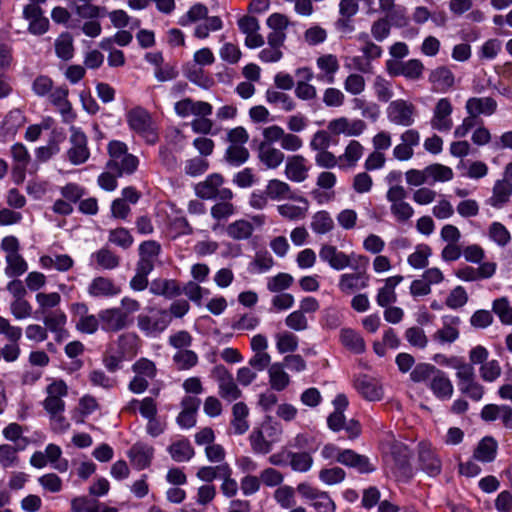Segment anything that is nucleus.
Returning a JSON list of instances; mask_svg holds the SVG:
<instances>
[{
    "label": "nucleus",
    "mask_w": 512,
    "mask_h": 512,
    "mask_svg": "<svg viewBox=\"0 0 512 512\" xmlns=\"http://www.w3.org/2000/svg\"><path fill=\"white\" fill-rule=\"evenodd\" d=\"M269 382L272 389L276 391L284 390L290 383L289 375L284 371L281 363L272 364L269 369Z\"/></svg>",
    "instance_id": "nucleus-48"
},
{
    "label": "nucleus",
    "mask_w": 512,
    "mask_h": 512,
    "mask_svg": "<svg viewBox=\"0 0 512 512\" xmlns=\"http://www.w3.org/2000/svg\"><path fill=\"white\" fill-rule=\"evenodd\" d=\"M297 491L309 502L315 512H335V502L327 492L321 491L308 483H300L297 486Z\"/></svg>",
    "instance_id": "nucleus-5"
},
{
    "label": "nucleus",
    "mask_w": 512,
    "mask_h": 512,
    "mask_svg": "<svg viewBox=\"0 0 512 512\" xmlns=\"http://www.w3.org/2000/svg\"><path fill=\"white\" fill-rule=\"evenodd\" d=\"M372 88L380 102H389L394 95L392 83L382 76L375 77Z\"/></svg>",
    "instance_id": "nucleus-62"
},
{
    "label": "nucleus",
    "mask_w": 512,
    "mask_h": 512,
    "mask_svg": "<svg viewBox=\"0 0 512 512\" xmlns=\"http://www.w3.org/2000/svg\"><path fill=\"white\" fill-rule=\"evenodd\" d=\"M200 400L196 397H184L181 405L182 411L177 417V423L182 428H191L196 424V412L198 410Z\"/></svg>",
    "instance_id": "nucleus-30"
},
{
    "label": "nucleus",
    "mask_w": 512,
    "mask_h": 512,
    "mask_svg": "<svg viewBox=\"0 0 512 512\" xmlns=\"http://www.w3.org/2000/svg\"><path fill=\"white\" fill-rule=\"evenodd\" d=\"M429 81L435 90L445 93L454 87L455 76L448 67L439 66L431 71Z\"/></svg>",
    "instance_id": "nucleus-28"
},
{
    "label": "nucleus",
    "mask_w": 512,
    "mask_h": 512,
    "mask_svg": "<svg viewBox=\"0 0 512 512\" xmlns=\"http://www.w3.org/2000/svg\"><path fill=\"white\" fill-rule=\"evenodd\" d=\"M497 442L492 437L483 438L474 451L473 457L481 462L488 463L495 459Z\"/></svg>",
    "instance_id": "nucleus-45"
},
{
    "label": "nucleus",
    "mask_w": 512,
    "mask_h": 512,
    "mask_svg": "<svg viewBox=\"0 0 512 512\" xmlns=\"http://www.w3.org/2000/svg\"><path fill=\"white\" fill-rule=\"evenodd\" d=\"M70 132V148L67 151V158L73 165L83 164L90 156L87 137L80 129L74 126L70 128Z\"/></svg>",
    "instance_id": "nucleus-8"
},
{
    "label": "nucleus",
    "mask_w": 512,
    "mask_h": 512,
    "mask_svg": "<svg viewBox=\"0 0 512 512\" xmlns=\"http://www.w3.org/2000/svg\"><path fill=\"white\" fill-rule=\"evenodd\" d=\"M249 408L244 402H237L232 407L231 427L236 435H242L249 430Z\"/></svg>",
    "instance_id": "nucleus-35"
},
{
    "label": "nucleus",
    "mask_w": 512,
    "mask_h": 512,
    "mask_svg": "<svg viewBox=\"0 0 512 512\" xmlns=\"http://www.w3.org/2000/svg\"><path fill=\"white\" fill-rule=\"evenodd\" d=\"M429 388L435 397L441 400L450 399L454 392V387L451 380L443 371L439 369L430 380Z\"/></svg>",
    "instance_id": "nucleus-31"
},
{
    "label": "nucleus",
    "mask_w": 512,
    "mask_h": 512,
    "mask_svg": "<svg viewBox=\"0 0 512 512\" xmlns=\"http://www.w3.org/2000/svg\"><path fill=\"white\" fill-rule=\"evenodd\" d=\"M175 113L179 117L188 116H209L212 114V105L205 101H194L191 98H184L174 105Z\"/></svg>",
    "instance_id": "nucleus-19"
},
{
    "label": "nucleus",
    "mask_w": 512,
    "mask_h": 512,
    "mask_svg": "<svg viewBox=\"0 0 512 512\" xmlns=\"http://www.w3.org/2000/svg\"><path fill=\"white\" fill-rule=\"evenodd\" d=\"M56 55L62 60H70L73 57L74 47L72 37L68 34H61L55 41Z\"/></svg>",
    "instance_id": "nucleus-63"
},
{
    "label": "nucleus",
    "mask_w": 512,
    "mask_h": 512,
    "mask_svg": "<svg viewBox=\"0 0 512 512\" xmlns=\"http://www.w3.org/2000/svg\"><path fill=\"white\" fill-rule=\"evenodd\" d=\"M101 328L106 332H118L126 328L132 320H126L119 308H108L99 312Z\"/></svg>",
    "instance_id": "nucleus-22"
},
{
    "label": "nucleus",
    "mask_w": 512,
    "mask_h": 512,
    "mask_svg": "<svg viewBox=\"0 0 512 512\" xmlns=\"http://www.w3.org/2000/svg\"><path fill=\"white\" fill-rule=\"evenodd\" d=\"M459 324L460 318L457 316L446 318L443 327L434 333L433 339L440 343H453L459 337Z\"/></svg>",
    "instance_id": "nucleus-38"
},
{
    "label": "nucleus",
    "mask_w": 512,
    "mask_h": 512,
    "mask_svg": "<svg viewBox=\"0 0 512 512\" xmlns=\"http://www.w3.org/2000/svg\"><path fill=\"white\" fill-rule=\"evenodd\" d=\"M173 362L177 369L189 370L198 363V356L192 350L182 349L173 355Z\"/></svg>",
    "instance_id": "nucleus-61"
},
{
    "label": "nucleus",
    "mask_w": 512,
    "mask_h": 512,
    "mask_svg": "<svg viewBox=\"0 0 512 512\" xmlns=\"http://www.w3.org/2000/svg\"><path fill=\"white\" fill-rule=\"evenodd\" d=\"M403 281V276L396 275L385 280V284L379 289L376 301L381 307H387L397 301L396 286Z\"/></svg>",
    "instance_id": "nucleus-34"
},
{
    "label": "nucleus",
    "mask_w": 512,
    "mask_h": 512,
    "mask_svg": "<svg viewBox=\"0 0 512 512\" xmlns=\"http://www.w3.org/2000/svg\"><path fill=\"white\" fill-rule=\"evenodd\" d=\"M253 231L254 227L252 223L244 219L236 220L230 223L226 228L227 235L238 241L249 239Z\"/></svg>",
    "instance_id": "nucleus-46"
},
{
    "label": "nucleus",
    "mask_w": 512,
    "mask_h": 512,
    "mask_svg": "<svg viewBox=\"0 0 512 512\" xmlns=\"http://www.w3.org/2000/svg\"><path fill=\"white\" fill-rule=\"evenodd\" d=\"M69 90L66 86L57 87L49 94L50 102L56 106L64 116L65 121L73 120L75 115L72 112V105L68 100Z\"/></svg>",
    "instance_id": "nucleus-32"
},
{
    "label": "nucleus",
    "mask_w": 512,
    "mask_h": 512,
    "mask_svg": "<svg viewBox=\"0 0 512 512\" xmlns=\"http://www.w3.org/2000/svg\"><path fill=\"white\" fill-rule=\"evenodd\" d=\"M311 229L316 234H326L334 227V221L327 211L316 212L311 219Z\"/></svg>",
    "instance_id": "nucleus-52"
},
{
    "label": "nucleus",
    "mask_w": 512,
    "mask_h": 512,
    "mask_svg": "<svg viewBox=\"0 0 512 512\" xmlns=\"http://www.w3.org/2000/svg\"><path fill=\"white\" fill-rule=\"evenodd\" d=\"M228 463H222L216 466H202L198 469L196 477L204 482H212L216 478H221L229 468Z\"/></svg>",
    "instance_id": "nucleus-59"
},
{
    "label": "nucleus",
    "mask_w": 512,
    "mask_h": 512,
    "mask_svg": "<svg viewBox=\"0 0 512 512\" xmlns=\"http://www.w3.org/2000/svg\"><path fill=\"white\" fill-rule=\"evenodd\" d=\"M263 140L258 146V159L268 169L278 168L285 160L284 152L273 146L275 141H269L265 128L262 129Z\"/></svg>",
    "instance_id": "nucleus-14"
},
{
    "label": "nucleus",
    "mask_w": 512,
    "mask_h": 512,
    "mask_svg": "<svg viewBox=\"0 0 512 512\" xmlns=\"http://www.w3.org/2000/svg\"><path fill=\"white\" fill-rule=\"evenodd\" d=\"M269 141L280 144L282 151L297 152L303 147V139L292 133L286 132L281 126L273 124L264 127Z\"/></svg>",
    "instance_id": "nucleus-9"
},
{
    "label": "nucleus",
    "mask_w": 512,
    "mask_h": 512,
    "mask_svg": "<svg viewBox=\"0 0 512 512\" xmlns=\"http://www.w3.org/2000/svg\"><path fill=\"white\" fill-rule=\"evenodd\" d=\"M370 277L365 270L354 273H344L339 279V289L345 294H353L356 291L365 289L369 285Z\"/></svg>",
    "instance_id": "nucleus-21"
},
{
    "label": "nucleus",
    "mask_w": 512,
    "mask_h": 512,
    "mask_svg": "<svg viewBox=\"0 0 512 512\" xmlns=\"http://www.w3.org/2000/svg\"><path fill=\"white\" fill-rule=\"evenodd\" d=\"M366 127V123L361 119L349 120L346 117H339L331 120L327 129L333 135L355 137L361 135Z\"/></svg>",
    "instance_id": "nucleus-16"
},
{
    "label": "nucleus",
    "mask_w": 512,
    "mask_h": 512,
    "mask_svg": "<svg viewBox=\"0 0 512 512\" xmlns=\"http://www.w3.org/2000/svg\"><path fill=\"white\" fill-rule=\"evenodd\" d=\"M171 321L172 317L168 310L150 306L144 313L138 315L137 326L147 336H156L162 333Z\"/></svg>",
    "instance_id": "nucleus-2"
},
{
    "label": "nucleus",
    "mask_w": 512,
    "mask_h": 512,
    "mask_svg": "<svg viewBox=\"0 0 512 512\" xmlns=\"http://www.w3.org/2000/svg\"><path fill=\"white\" fill-rule=\"evenodd\" d=\"M5 259L7 263L5 274L8 277L20 276L27 271V263L19 252L6 255Z\"/></svg>",
    "instance_id": "nucleus-55"
},
{
    "label": "nucleus",
    "mask_w": 512,
    "mask_h": 512,
    "mask_svg": "<svg viewBox=\"0 0 512 512\" xmlns=\"http://www.w3.org/2000/svg\"><path fill=\"white\" fill-rule=\"evenodd\" d=\"M341 343L356 354L363 353L366 349L363 337L353 329L343 328L340 332Z\"/></svg>",
    "instance_id": "nucleus-42"
},
{
    "label": "nucleus",
    "mask_w": 512,
    "mask_h": 512,
    "mask_svg": "<svg viewBox=\"0 0 512 512\" xmlns=\"http://www.w3.org/2000/svg\"><path fill=\"white\" fill-rule=\"evenodd\" d=\"M138 158L128 152L117 159V164L108 163L109 169L116 171L118 176L133 173L138 167Z\"/></svg>",
    "instance_id": "nucleus-50"
},
{
    "label": "nucleus",
    "mask_w": 512,
    "mask_h": 512,
    "mask_svg": "<svg viewBox=\"0 0 512 512\" xmlns=\"http://www.w3.org/2000/svg\"><path fill=\"white\" fill-rule=\"evenodd\" d=\"M224 178L219 173H213L195 186V193L201 199L231 200L233 192L229 188L222 187Z\"/></svg>",
    "instance_id": "nucleus-4"
},
{
    "label": "nucleus",
    "mask_w": 512,
    "mask_h": 512,
    "mask_svg": "<svg viewBox=\"0 0 512 512\" xmlns=\"http://www.w3.org/2000/svg\"><path fill=\"white\" fill-rule=\"evenodd\" d=\"M453 105L449 98L444 97L437 100L433 108L430 125L434 130L439 132H448L453 127L451 118Z\"/></svg>",
    "instance_id": "nucleus-13"
},
{
    "label": "nucleus",
    "mask_w": 512,
    "mask_h": 512,
    "mask_svg": "<svg viewBox=\"0 0 512 512\" xmlns=\"http://www.w3.org/2000/svg\"><path fill=\"white\" fill-rule=\"evenodd\" d=\"M167 450L171 458L176 462H187L195 454L191 443L187 439H181L173 442Z\"/></svg>",
    "instance_id": "nucleus-44"
},
{
    "label": "nucleus",
    "mask_w": 512,
    "mask_h": 512,
    "mask_svg": "<svg viewBox=\"0 0 512 512\" xmlns=\"http://www.w3.org/2000/svg\"><path fill=\"white\" fill-rule=\"evenodd\" d=\"M400 140L393 148V157L399 161H408L414 155V147L420 143V134L415 129H408L400 135Z\"/></svg>",
    "instance_id": "nucleus-17"
},
{
    "label": "nucleus",
    "mask_w": 512,
    "mask_h": 512,
    "mask_svg": "<svg viewBox=\"0 0 512 512\" xmlns=\"http://www.w3.org/2000/svg\"><path fill=\"white\" fill-rule=\"evenodd\" d=\"M364 153L363 145L357 140H351L339 156V167H355Z\"/></svg>",
    "instance_id": "nucleus-40"
},
{
    "label": "nucleus",
    "mask_w": 512,
    "mask_h": 512,
    "mask_svg": "<svg viewBox=\"0 0 512 512\" xmlns=\"http://www.w3.org/2000/svg\"><path fill=\"white\" fill-rule=\"evenodd\" d=\"M44 453L54 469L59 472H66L68 470V460L61 459L62 450L58 445L48 444Z\"/></svg>",
    "instance_id": "nucleus-60"
},
{
    "label": "nucleus",
    "mask_w": 512,
    "mask_h": 512,
    "mask_svg": "<svg viewBox=\"0 0 512 512\" xmlns=\"http://www.w3.org/2000/svg\"><path fill=\"white\" fill-rule=\"evenodd\" d=\"M23 449L24 446L19 444H0V466L4 469L18 467L20 463L18 452Z\"/></svg>",
    "instance_id": "nucleus-43"
},
{
    "label": "nucleus",
    "mask_w": 512,
    "mask_h": 512,
    "mask_svg": "<svg viewBox=\"0 0 512 512\" xmlns=\"http://www.w3.org/2000/svg\"><path fill=\"white\" fill-rule=\"evenodd\" d=\"M249 441L252 450L257 454H268L273 448V444L269 442L260 428L254 429L251 432Z\"/></svg>",
    "instance_id": "nucleus-54"
},
{
    "label": "nucleus",
    "mask_w": 512,
    "mask_h": 512,
    "mask_svg": "<svg viewBox=\"0 0 512 512\" xmlns=\"http://www.w3.org/2000/svg\"><path fill=\"white\" fill-rule=\"evenodd\" d=\"M204 20L205 21L198 24L194 30V36L198 39H205L209 36L210 32L218 31L223 27V22L218 16H207Z\"/></svg>",
    "instance_id": "nucleus-57"
},
{
    "label": "nucleus",
    "mask_w": 512,
    "mask_h": 512,
    "mask_svg": "<svg viewBox=\"0 0 512 512\" xmlns=\"http://www.w3.org/2000/svg\"><path fill=\"white\" fill-rule=\"evenodd\" d=\"M40 263L44 268H55L58 271L64 272L73 266V260L69 255L61 254L55 256H42Z\"/></svg>",
    "instance_id": "nucleus-53"
},
{
    "label": "nucleus",
    "mask_w": 512,
    "mask_h": 512,
    "mask_svg": "<svg viewBox=\"0 0 512 512\" xmlns=\"http://www.w3.org/2000/svg\"><path fill=\"white\" fill-rule=\"evenodd\" d=\"M276 348L279 353L294 352L298 348V338L292 332L283 331L275 335Z\"/></svg>",
    "instance_id": "nucleus-56"
},
{
    "label": "nucleus",
    "mask_w": 512,
    "mask_h": 512,
    "mask_svg": "<svg viewBox=\"0 0 512 512\" xmlns=\"http://www.w3.org/2000/svg\"><path fill=\"white\" fill-rule=\"evenodd\" d=\"M265 99L269 104H281L286 112H291L296 108L295 101L288 95L273 88H269L265 92Z\"/></svg>",
    "instance_id": "nucleus-51"
},
{
    "label": "nucleus",
    "mask_w": 512,
    "mask_h": 512,
    "mask_svg": "<svg viewBox=\"0 0 512 512\" xmlns=\"http://www.w3.org/2000/svg\"><path fill=\"white\" fill-rule=\"evenodd\" d=\"M415 114V105L403 99L391 101L387 108L388 119L399 126H411L415 121Z\"/></svg>",
    "instance_id": "nucleus-6"
},
{
    "label": "nucleus",
    "mask_w": 512,
    "mask_h": 512,
    "mask_svg": "<svg viewBox=\"0 0 512 512\" xmlns=\"http://www.w3.org/2000/svg\"><path fill=\"white\" fill-rule=\"evenodd\" d=\"M334 412L331 413L327 418L328 427L338 432L344 428L346 419L344 416V410L348 406V399L344 394H338L333 400Z\"/></svg>",
    "instance_id": "nucleus-33"
},
{
    "label": "nucleus",
    "mask_w": 512,
    "mask_h": 512,
    "mask_svg": "<svg viewBox=\"0 0 512 512\" xmlns=\"http://www.w3.org/2000/svg\"><path fill=\"white\" fill-rule=\"evenodd\" d=\"M46 398L43 401V408L47 413L64 412V397L68 394V387L63 380H54L46 387Z\"/></svg>",
    "instance_id": "nucleus-11"
},
{
    "label": "nucleus",
    "mask_w": 512,
    "mask_h": 512,
    "mask_svg": "<svg viewBox=\"0 0 512 512\" xmlns=\"http://www.w3.org/2000/svg\"><path fill=\"white\" fill-rule=\"evenodd\" d=\"M43 322L47 331L63 332V327L66 325L67 317L63 311L55 310L46 313L43 317Z\"/></svg>",
    "instance_id": "nucleus-58"
},
{
    "label": "nucleus",
    "mask_w": 512,
    "mask_h": 512,
    "mask_svg": "<svg viewBox=\"0 0 512 512\" xmlns=\"http://www.w3.org/2000/svg\"><path fill=\"white\" fill-rule=\"evenodd\" d=\"M358 393L368 401H379L383 398V388L380 382L368 375H359L354 380Z\"/></svg>",
    "instance_id": "nucleus-18"
},
{
    "label": "nucleus",
    "mask_w": 512,
    "mask_h": 512,
    "mask_svg": "<svg viewBox=\"0 0 512 512\" xmlns=\"http://www.w3.org/2000/svg\"><path fill=\"white\" fill-rule=\"evenodd\" d=\"M319 256L321 260L327 262L331 268L342 270L350 265V258L344 252L338 251L335 246L322 245Z\"/></svg>",
    "instance_id": "nucleus-29"
},
{
    "label": "nucleus",
    "mask_w": 512,
    "mask_h": 512,
    "mask_svg": "<svg viewBox=\"0 0 512 512\" xmlns=\"http://www.w3.org/2000/svg\"><path fill=\"white\" fill-rule=\"evenodd\" d=\"M154 449L151 446L137 443L129 450L128 456L137 469L148 467L153 458Z\"/></svg>",
    "instance_id": "nucleus-39"
},
{
    "label": "nucleus",
    "mask_w": 512,
    "mask_h": 512,
    "mask_svg": "<svg viewBox=\"0 0 512 512\" xmlns=\"http://www.w3.org/2000/svg\"><path fill=\"white\" fill-rule=\"evenodd\" d=\"M212 377L218 382L219 395L223 399L231 402L241 396V390L236 385L232 374L223 365L213 368Z\"/></svg>",
    "instance_id": "nucleus-12"
},
{
    "label": "nucleus",
    "mask_w": 512,
    "mask_h": 512,
    "mask_svg": "<svg viewBox=\"0 0 512 512\" xmlns=\"http://www.w3.org/2000/svg\"><path fill=\"white\" fill-rule=\"evenodd\" d=\"M126 120L131 130L144 138L148 144L158 141V132L151 114L143 107L137 106L126 114Z\"/></svg>",
    "instance_id": "nucleus-1"
},
{
    "label": "nucleus",
    "mask_w": 512,
    "mask_h": 512,
    "mask_svg": "<svg viewBox=\"0 0 512 512\" xmlns=\"http://www.w3.org/2000/svg\"><path fill=\"white\" fill-rule=\"evenodd\" d=\"M316 65L321 71L318 80L333 84L340 67L338 58L333 54H323L316 59Z\"/></svg>",
    "instance_id": "nucleus-26"
},
{
    "label": "nucleus",
    "mask_w": 512,
    "mask_h": 512,
    "mask_svg": "<svg viewBox=\"0 0 512 512\" xmlns=\"http://www.w3.org/2000/svg\"><path fill=\"white\" fill-rule=\"evenodd\" d=\"M150 293L166 298H173L181 294V289L177 281L169 279H155L149 287Z\"/></svg>",
    "instance_id": "nucleus-41"
},
{
    "label": "nucleus",
    "mask_w": 512,
    "mask_h": 512,
    "mask_svg": "<svg viewBox=\"0 0 512 512\" xmlns=\"http://www.w3.org/2000/svg\"><path fill=\"white\" fill-rule=\"evenodd\" d=\"M512 195V183L508 180H497L492 189V196L487 203L494 208L503 207Z\"/></svg>",
    "instance_id": "nucleus-36"
},
{
    "label": "nucleus",
    "mask_w": 512,
    "mask_h": 512,
    "mask_svg": "<svg viewBox=\"0 0 512 512\" xmlns=\"http://www.w3.org/2000/svg\"><path fill=\"white\" fill-rule=\"evenodd\" d=\"M419 462L422 469L430 476H436L441 472V461L431 448L422 444L419 448Z\"/></svg>",
    "instance_id": "nucleus-37"
},
{
    "label": "nucleus",
    "mask_w": 512,
    "mask_h": 512,
    "mask_svg": "<svg viewBox=\"0 0 512 512\" xmlns=\"http://www.w3.org/2000/svg\"><path fill=\"white\" fill-rule=\"evenodd\" d=\"M458 388L459 391L472 399L473 401H480L484 395V387L475 378V371L473 366H460Z\"/></svg>",
    "instance_id": "nucleus-7"
},
{
    "label": "nucleus",
    "mask_w": 512,
    "mask_h": 512,
    "mask_svg": "<svg viewBox=\"0 0 512 512\" xmlns=\"http://www.w3.org/2000/svg\"><path fill=\"white\" fill-rule=\"evenodd\" d=\"M407 191L401 185L389 187L386 199L390 203V212L395 221L401 224L408 223L413 215L414 208L406 201Z\"/></svg>",
    "instance_id": "nucleus-3"
},
{
    "label": "nucleus",
    "mask_w": 512,
    "mask_h": 512,
    "mask_svg": "<svg viewBox=\"0 0 512 512\" xmlns=\"http://www.w3.org/2000/svg\"><path fill=\"white\" fill-rule=\"evenodd\" d=\"M428 183L447 182L453 179V170L440 163H434L426 167Z\"/></svg>",
    "instance_id": "nucleus-49"
},
{
    "label": "nucleus",
    "mask_w": 512,
    "mask_h": 512,
    "mask_svg": "<svg viewBox=\"0 0 512 512\" xmlns=\"http://www.w3.org/2000/svg\"><path fill=\"white\" fill-rule=\"evenodd\" d=\"M338 463L352 467L359 473H371L375 470V466L370 462L367 456L358 454L351 449L342 450L339 455Z\"/></svg>",
    "instance_id": "nucleus-23"
},
{
    "label": "nucleus",
    "mask_w": 512,
    "mask_h": 512,
    "mask_svg": "<svg viewBox=\"0 0 512 512\" xmlns=\"http://www.w3.org/2000/svg\"><path fill=\"white\" fill-rule=\"evenodd\" d=\"M288 200L294 201L285 202L277 206L278 214L289 221H300L304 220L309 212L310 203L308 199L302 195L293 194Z\"/></svg>",
    "instance_id": "nucleus-10"
},
{
    "label": "nucleus",
    "mask_w": 512,
    "mask_h": 512,
    "mask_svg": "<svg viewBox=\"0 0 512 512\" xmlns=\"http://www.w3.org/2000/svg\"><path fill=\"white\" fill-rule=\"evenodd\" d=\"M284 173L286 178L292 182H304L308 178L309 173L307 159L300 154L289 156L286 159Z\"/></svg>",
    "instance_id": "nucleus-20"
},
{
    "label": "nucleus",
    "mask_w": 512,
    "mask_h": 512,
    "mask_svg": "<svg viewBox=\"0 0 512 512\" xmlns=\"http://www.w3.org/2000/svg\"><path fill=\"white\" fill-rule=\"evenodd\" d=\"M492 310L503 324L512 325V307L507 298L502 297L494 300Z\"/></svg>",
    "instance_id": "nucleus-64"
},
{
    "label": "nucleus",
    "mask_w": 512,
    "mask_h": 512,
    "mask_svg": "<svg viewBox=\"0 0 512 512\" xmlns=\"http://www.w3.org/2000/svg\"><path fill=\"white\" fill-rule=\"evenodd\" d=\"M265 191L271 200L277 201L288 199L294 194L290 185L279 179L269 180Z\"/></svg>",
    "instance_id": "nucleus-47"
},
{
    "label": "nucleus",
    "mask_w": 512,
    "mask_h": 512,
    "mask_svg": "<svg viewBox=\"0 0 512 512\" xmlns=\"http://www.w3.org/2000/svg\"><path fill=\"white\" fill-rule=\"evenodd\" d=\"M467 114L477 118L479 115L490 116L497 109V102L491 97H471L466 101Z\"/></svg>",
    "instance_id": "nucleus-25"
},
{
    "label": "nucleus",
    "mask_w": 512,
    "mask_h": 512,
    "mask_svg": "<svg viewBox=\"0 0 512 512\" xmlns=\"http://www.w3.org/2000/svg\"><path fill=\"white\" fill-rule=\"evenodd\" d=\"M121 292L120 286L114 281L106 277L94 278L88 286V293L92 297H112Z\"/></svg>",
    "instance_id": "nucleus-27"
},
{
    "label": "nucleus",
    "mask_w": 512,
    "mask_h": 512,
    "mask_svg": "<svg viewBox=\"0 0 512 512\" xmlns=\"http://www.w3.org/2000/svg\"><path fill=\"white\" fill-rule=\"evenodd\" d=\"M391 456L395 462V475L399 478L409 479L412 476L409 447L402 442H394L391 446Z\"/></svg>",
    "instance_id": "nucleus-15"
},
{
    "label": "nucleus",
    "mask_w": 512,
    "mask_h": 512,
    "mask_svg": "<svg viewBox=\"0 0 512 512\" xmlns=\"http://www.w3.org/2000/svg\"><path fill=\"white\" fill-rule=\"evenodd\" d=\"M24 17L29 20L28 30L35 35L44 34L49 27V20L42 15V9L36 4L24 8Z\"/></svg>",
    "instance_id": "nucleus-24"
}]
</instances>
